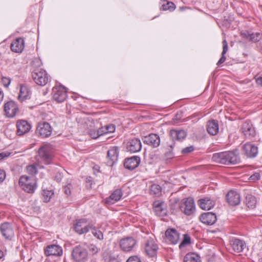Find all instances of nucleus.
I'll list each match as a JSON object with an SVG mask.
<instances>
[{
	"label": "nucleus",
	"instance_id": "59",
	"mask_svg": "<svg viewBox=\"0 0 262 262\" xmlns=\"http://www.w3.org/2000/svg\"><path fill=\"white\" fill-rule=\"evenodd\" d=\"M3 98H4V94H3V91L0 89V102L1 101H2V100H3Z\"/></svg>",
	"mask_w": 262,
	"mask_h": 262
},
{
	"label": "nucleus",
	"instance_id": "47",
	"mask_svg": "<svg viewBox=\"0 0 262 262\" xmlns=\"http://www.w3.org/2000/svg\"><path fill=\"white\" fill-rule=\"evenodd\" d=\"M194 150V147L193 146L191 145L190 146L184 148L182 149L181 152L183 155L188 154Z\"/></svg>",
	"mask_w": 262,
	"mask_h": 262
},
{
	"label": "nucleus",
	"instance_id": "45",
	"mask_svg": "<svg viewBox=\"0 0 262 262\" xmlns=\"http://www.w3.org/2000/svg\"><path fill=\"white\" fill-rule=\"evenodd\" d=\"M27 172L31 175L36 174L37 172L36 167L33 165H30L27 167Z\"/></svg>",
	"mask_w": 262,
	"mask_h": 262
},
{
	"label": "nucleus",
	"instance_id": "31",
	"mask_svg": "<svg viewBox=\"0 0 262 262\" xmlns=\"http://www.w3.org/2000/svg\"><path fill=\"white\" fill-rule=\"evenodd\" d=\"M90 123V128H88L87 130V133L90 137L92 139H95L102 136L103 131L101 130L100 128L98 129H95L94 128V123L92 121Z\"/></svg>",
	"mask_w": 262,
	"mask_h": 262
},
{
	"label": "nucleus",
	"instance_id": "12",
	"mask_svg": "<svg viewBox=\"0 0 262 262\" xmlns=\"http://www.w3.org/2000/svg\"><path fill=\"white\" fill-rule=\"evenodd\" d=\"M244 155L248 158H254L258 154V147L251 143H247L243 146Z\"/></svg>",
	"mask_w": 262,
	"mask_h": 262
},
{
	"label": "nucleus",
	"instance_id": "2",
	"mask_svg": "<svg viewBox=\"0 0 262 262\" xmlns=\"http://www.w3.org/2000/svg\"><path fill=\"white\" fill-rule=\"evenodd\" d=\"M32 77L34 82L41 86L45 85L49 80L46 71L41 69H37L33 71L32 73Z\"/></svg>",
	"mask_w": 262,
	"mask_h": 262
},
{
	"label": "nucleus",
	"instance_id": "11",
	"mask_svg": "<svg viewBox=\"0 0 262 262\" xmlns=\"http://www.w3.org/2000/svg\"><path fill=\"white\" fill-rule=\"evenodd\" d=\"M0 231L2 236L7 239H11L14 235V230L12 225L6 222L2 224L0 226Z\"/></svg>",
	"mask_w": 262,
	"mask_h": 262
},
{
	"label": "nucleus",
	"instance_id": "15",
	"mask_svg": "<svg viewBox=\"0 0 262 262\" xmlns=\"http://www.w3.org/2000/svg\"><path fill=\"white\" fill-rule=\"evenodd\" d=\"M89 231H91L94 236L98 239H102L103 238V233L100 230H97L96 228L95 223L93 222H89L87 225L83 228V234Z\"/></svg>",
	"mask_w": 262,
	"mask_h": 262
},
{
	"label": "nucleus",
	"instance_id": "25",
	"mask_svg": "<svg viewBox=\"0 0 262 262\" xmlns=\"http://www.w3.org/2000/svg\"><path fill=\"white\" fill-rule=\"evenodd\" d=\"M241 35L243 38L254 42L258 41L261 38V35L259 33H253L248 31L242 32Z\"/></svg>",
	"mask_w": 262,
	"mask_h": 262
},
{
	"label": "nucleus",
	"instance_id": "28",
	"mask_svg": "<svg viewBox=\"0 0 262 262\" xmlns=\"http://www.w3.org/2000/svg\"><path fill=\"white\" fill-rule=\"evenodd\" d=\"M186 135L184 130L171 129L170 131V136L173 140L182 141L186 138Z\"/></svg>",
	"mask_w": 262,
	"mask_h": 262
},
{
	"label": "nucleus",
	"instance_id": "54",
	"mask_svg": "<svg viewBox=\"0 0 262 262\" xmlns=\"http://www.w3.org/2000/svg\"><path fill=\"white\" fill-rule=\"evenodd\" d=\"M260 176L259 173H255L253 174L251 177H250V180H253V181H256L260 179Z\"/></svg>",
	"mask_w": 262,
	"mask_h": 262
},
{
	"label": "nucleus",
	"instance_id": "26",
	"mask_svg": "<svg viewBox=\"0 0 262 262\" xmlns=\"http://www.w3.org/2000/svg\"><path fill=\"white\" fill-rule=\"evenodd\" d=\"M24 40L22 38H18L11 44V49L16 53H21L24 49Z\"/></svg>",
	"mask_w": 262,
	"mask_h": 262
},
{
	"label": "nucleus",
	"instance_id": "10",
	"mask_svg": "<svg viewBox=\"0 0 262 262\" xmlns=\"http://www.w3.org/2000/svg\"><path fill=\"white\" fill-rule=\"evenodd\" d=\"M136 245V241L133 237H127L120 240L119 245L121 249L124 252H130Z\"/></svg>",
	"mask_w": 262,
	"mask_h": 262
},
{
	"label": "nucleus",
	"instance_id": "37",
	"mask_svg": "<svg viewBox=\"0 0 262 262\" xmlns=\"http://www.w3.org/2000/svg\"><path fill=\"white\" fill-rule=\"evenodd\" d=\"M175 143L173 141L167 142V151L165 153V156L167 159H172L174 157L172 149L174 146Z\"/></svg>",
	"mask_w": 262,
	"mask_h": 262
},
{
	"label": "nucleus",
	"instance_id": "19",
	"mask_svg": "<svg viewBox=\"0 0 262 262\" xmlns=\"http://www.w3.org/2000/svg\"><path fill=\"white\" fill-rule=\"evenodd\" d=\"M230 245L233 252L239 253L245 247V244L242 240L234 237L230 239Z\"/></svg>",
	"mask_w": 262,
	"mask_h": 262
},
{
	"label": "nucleus",
	"instance_id": "60",
	"mask_svg": "<svg viewBox=\"0 0 262 262\" xmlns=\"http://www.w3.org/2000/svg\"><path fill=\"white\" fill-rule=\"evenodd\" d=\"M3 256V252L0 250V259Z\"/></svg>",
	"mask_w": 262,
	"mask_h": 262
},
{
	"label": "nucleus",
	"instance_id": "42",
	"mask_svg": "<svg viewBox=\"0 0 262 262\" xmlns=\"http://www.w3.org/2000/svg\"><path fill=\"white\" fill-rule=\"evenodd\" d=\"M183 236V239L179 245V248L181 249L185 247L186 245H188L191 243V238L188 235L185 234Z\"/></svg>",
	"mask_w": 262,
	"mask_h": 262
},
{
	"label": "nucleus",
	"instance_id": "20",
	"mask_svg": "<svg viewBox=\"0 0 262 262\" xmlns=\"http://www.w3.org/2000/svg\"><path fill=\"white\" fill-rule=\"evenodd\" d=\"M140 162V158L138 156H133L125 159L124 167L129 170H133L137 167Z\"/></svg>",
	"mask_w": 262,
	"mask_h": 262
},
{
	"label": "nucleus",
	"instance_id": "16",
	"mask_svg": "<svg viewBox=\"0 0 262 262\" xmlns=\"http://www.w3.org/2000/svg\"><path fill=\"white\" fill-rule=\"evenodd\" d=\"M62 253V249L61 247L56 245L48 246L45 249V254L47 256H60Z\"/></svg>",
	"mask_w": 262,
	"mask_h": 262
},
{
	"label": "nucleus",
	"instance_id": "13",
	"mask_svg": "<svg viewBox=\"0 0 262 262\" xmlns=\"http://www.w3.org/2000/svg\"><path fill=\"white\" fill-rule=\"evenodd\" d=\"M165 235L167 242L172 244H177L180 240V234L175 229H167L165 231Z\"/></svg>",
	"mask_w": 262,
	"mask_h": 262
},
{
	"label": "nucleus",
	"instance_id": "9",
	"mask_svg": "<svg viewBox=\"0 0 262 262\" xmlns=\"http://www.w3.org/2000/svg\"><path fill=\"white\" fill-rule=\"evenodd\" d=\"M4 112L7 117L9 118L14 117L18 112V107L16 103L12 100L5 103Z\"/></svg>",
	"mask_w": 262,
	"mask_h": 262
},
{
	"label": "nucleus",
	"instance_id": "30",
	"mask_svg": "<svg viewBox=\"0 0 262 262\" xmlns=\"http://www.w3.org/2000/svg\"><path fill=\"white\" fill-rule=\"evenodd\" d=\"M122 192L120 189H116L111 195L106 198V202L107 203L113 204L118 201L122 196Z\"/></svg>",
	"mask_w": 262,
	"mask_h": 262
},
{
	"label": "nucleus",
	"instance_id": "5",
	"mask_svg": "<svg viewBox=\"0 0 262 262\" xmlns=\"http://www.w3.org/2000/svg\"><path fill=\"white\" fill-rule=\"evenodd\" d=\"M52 132V128L49 123L40 122L38 123L36 133L38 136L44 138L49 137Z\"/></svg>",
	"mask_w": 262,
	"mask_h": 262
},
{
	"label": "nucleus",
	"instance_id": "41",
	"mask_svg": "<svg viewBox=\"0 0 262 262\" xmlns=\"http://www.w3.org/2000/svg\"><path fill=\"white\" fill-rule=\"evenodd\" d=\"M21 187L23 190L29 193H33L35 189L34 182L27 184H25L24 185Z\"/></svg>",
	"mask_w": 262,
	"mask_h": 262
},
{
	"label": "nucleus",
	"instance_id": "53",
	"mask_svg": "<svg viewBox=\"0 0 262 262\" xmlns=\"http://www.w3.org/2000/svg\"><path fill=\"white\" fill-rule=\"evenodd\" d=\"M71 185H69L68 186H65L63 188V190L64 191V193L67 195H69L71 194V188H70Z\"/></svg>",
	"mask_w": 262,
	"mask_h": 262
},
{
	"label": "nucleus",
	"instance_id": "27",
	"mask_svg": "<svg viewBox=\"0 0 262 262\" xmlns=\"http://www.w3.org/2000/svg\"><path fill=\"white\" fill-rule=\"evenodd\" d=\"M207 130L211 135L214 136L216 135L219 132L217 121L213 119L208 121L207 124Z\"/></svg>",
	"mask_w": 262,
	"mask_h": 262
},
{
	"label": "nucleus",
	"instance_id": "36",
	"mask_svg": "<svg viewBox=\"0 0 262 262\" xmlns=\"http://www.w3.org/2000/svg\"><path fill=\"white\" fill-rule=\"evenodd\" d=\"M184 262H201L200 257L193 253L187 254L184 258Z\"/></svg>",
	"mask_w": 262,
	"mask_h": 262
},
{
	"label": "nucleus",
	"instance_id": "23",
	"mask_svg": "<svg viewBox=\"0 0 262 262\" xmlns=\"http://www.w3.org/2000/svg\"><path fill=\"white\" fill-rule=\"evenodd\" d=\"M119 154V149L117 146H113L107 151V157L110 159L107 164L112 166L117 161Z\"/></svg>",
	"mask_w": 262,
	"mask_h": 262
},
{
	"label": "nucleus",
	"instance_id": "63",
	"mask_svg": "<svg viewBox=\"0 0 262 262\" xmlns=\"http://www.w3.org/2000/svg\"><path fill=\"white\" fill-rule=\"evenodd\" d=\"M261 262H262V258H261Z\"/></svg>",
	"mask_w": 262,
	"mask_h": 262
},
{
	"label": "nucleus",
	"instance_id": "56",
	"mask_svg": "<svg viewBox=\"0 0 262 262\" xmlns=\"http://www.w3.org/2000/svg\"><path fill=\"white\" fill-rule=\"evenodd\" d=\"M6 178V173L3 170L0 169V183L2 182Z\"/></svg>",
	"mask_w": 262,
	"mask_h": 262
},
{
	"label": "nucleus",
	"instance_id": "22",
	"mask_svg": "<svg viewBox=\"0 0 262 262\" xmlns=\"http://www.w3.org/2000/svg\"><path fill=\"white\" fill-rule=\"evenodd\" d=\"M200 220L204 224L211 225L216 221V216L212 212L204 213L200 216Z\"/></svg>",
	"mask_w": 262,
	"mask_h": 262
},
{
	"label": "nucleus",
	"instance_id": "21",
	"mask_svg": "<svg viewBox=\"0 0 262 262\" xmlns=\"http://www.w3.org/2000/svg\"><path fill=\"white\" fill-rule=\"evenodd\" d=\"M142 147L140 140L137 138H134L130 140L127 143V149L130 152H136L139 151Z\"/></svg>",
	"mask_w": 262,
	"mask_h": 262
},
{
	"label": "nucleus",
	"instance_id": "49",
	"mask_svg": "<svg viewBox=\"0 0 262 262\" xmlns=\"http://www.w3.org/2000/svg\"><path fill=\"white\" fill-rule=\"evenodd\" d=\"M126 262H141V260L137 256H132L127 259Z\"/></svg>",
	"mask_w": 262,
	"mask_h": 262
},
{
	"label": "nucleus",
	"instance_id": "38",
	"mask_svg": "<svg viewBox=\"0 0 262 262\" xmlns=\"http://www.w3.org/2000/svg\"><path fill=\"white\" fill-rule=\"evenodd\" d=\"M175 8L176 6L173 3L164 0L161 9L164 11L169 10L170 11H172L175 9Z\"/></svg>",
	"mask_w": 262,
	"mask_h": 262
},
{
	"label": "nucleus",
	"instance_id": "33",
	"mask_svg": "<svg viewBox=\"0 0 262 262\" xmlns=\"http://www.w3.org/2000/svg\"><path fill=\"white\" fill-rule=\"evenodd\" d=\"M149 193L154 197L160 196L162 194L161 186L156 184H152L150 187Z\"/></svg>",
	"mask_w": 262,
	"mask_h": 262
},
{
	"label": "nucleus",
	"instance_id": "3",
	"mask_svg": "<svg viewBox=\"0 0 262 262\" xmlns=\"http://www.w3.org/2000/svg\"><path fill=\"white\" fill-rule=\"evenodd\" d=\"M38 157L46 164H50L53 158L51 147L48 144L41 146L38 151Z\"/></svg>",
	"mask_w": 262,
	"mask_h": 262
},
{
	"label": "nucleus",
	"instance_id": "48",
	"mask_svg": "<svg viewBox=\"0 0 262 262\" xmlns=\"http://www.w3.org/2000/svg\"><path fill=\"white\" fill-rule=\"evenodd\" d=\"M93 180L91 177H87L86 179V186L85 187L87 190H90L92 188Z\"/></svg>",
	"mask_w": 262,
	"mask_h": 262
},
{
	"label": "nucleus",
	"instance_id": "46",
	"mask_svg": "<svg viewBox=\"0 0 262 262\" xmlns=\"http://www.w3.org/2000/svg\"><path fill=\"white\" fill-rule=\"evenodd\" d=\"M89 252L92 254H95L98 253L99 249L94 245L90 244L88 246Z\"/></svg>",
	"mask_w": 262,
	"mask_h": 262
},
{
	"label": "nucleus",
	"instance_id": "52",
	"mask_svg": "<svg viewBox=\"0 0 262 262\" xmlns=\"http://www.w3.org/2000/svg\"><path fill=\"white\" fill-rule=\"evenodd\" d=\"M256 83L262 86V75H256L254 77Z\"/></svg>",
	"mask_w": 262,
	"mask_h": 262
},
{
	"label": "nucleus",
	"instance_id": "6",
	"mask_svg": "<svg viewBox=\"0 0 262 262\" xmlns=\"http://www.w3.org/2000/svg\"><path fill=\"white\" fill-rule=\"evenodd\" d=\"M241 132L248 139H252L256 135V132L250 121H245L242 125Z\"/></svg>",
	"mask_w": 262,
	"mask_h": 262
},
{
	"label": "nucleus",
	"instance_id": "7",
	"mask_svg": "<svg viewBox=\"0 0 262 262\" xmlns=\"http://www.w3.org/2000/svg\"><path fill=\"white\" fill-rule=\"evenodd\" d=\"M53 99L57 102L61 103L64 101L67 97V92L62 86H55L52 89Z\"/></svg>",
	"mask_w": 262,
	"mask_h": 262
},
{
	"label": "nucleus",
	"instance_id": "40",
	"mask_svg": "<svg viewBox=\"0 0 262 262\" xmlns=\"http://www.w3.org/2000/svg\"><path fill=\"white\" fill-rule=\"evenodd\" d=\"M115 126L113 124H108L106 125L103 127H100V129L102 131H103L102 135L107 134L113 133L115 130Z\"/></svg>",
	"mask_w": 262,
	"mask_h": 262
},
{
	"label": "nucleus",
	"instance_id": "62",
	"mask_svg": "<svg viewBox=\"0 0 262 262\" xmlns=\"http://www.w3.org/2000/svg\"><path fill=\"white\" fill-rule=\"evenodd\" d=\"M84 253H85L86 254H87V252H84V251L83 250V252H82L83 256L84 255Z\"/></svg>",
	"mask_w": 262,
	"mask_h": 262
},
{
	"label": "nucleus",
	"instance_id": "4",
	"mask_svg": "<svg viewBox=\"0 0 262 262\" xmlns=\"http://www.w3.org/2000/svg\"><path fill=\"white\" fill-rule=\"evenodd\" d=\"M180 208L186 215L192 214L195 209L193 200L190 198L183 199L181 203Z\"/></svg>",
	"mask_w": 262,
	"mask_h": 262
},
{
	"label": "nucleus",
	"instance_id": "44",
	"mask_svg": "<svg viewBox=\"0 0 262 262\" xmlns=\"http://www.w3.org/2000/svg\"><path fill=\"white\" fill-rule=\"evenodd\" d=\"M74 229L79 234H82V221L81 220L76 221L74 224Z\"/></svg>",
	"mask_w": 262,
	"mask_h": 262
},
{
	"label": "nucleus",
	"instance_id": "1",
	"mask_svg": "<svg viewBox=\"0 0 262 262\" xmlns=\"http://www.w3.org/2000/svg\"><path fill=\"white\" fill-rule=\"evenodd\" d=\"M212 160L217 164L234 165L240 162L238 150L237 149L215 153Z\"/></svg>",
	"mask_w": 262,
	"mask_h": 262
},
{
	"label": "nucleus",
	"instance_id": "61",
	"mask_svg": "<svg viewBox=\"0 0 262 262\" xmlns=\"http://www.w3.org/2000/svg\"><path fill=\"white\" fill-rule=\"evenodd\" d=\"M82 222H83V223H87V221L84 219H83Z\"/></svg>",
	"mask_w": 262,
	"mask_h": 262
},
{
	"label": "nucleus",
	"instance_id": "8",
	"mask_svg": "<svg viewBox=\"0 0 262 262\" xmlns=\"http://www.w3.org/2000/svg\"><path fill=\"white\" fill-rule=\"evenodd\" d=\"M158 249V245L154 239L150 238L146 240L145 243V251L149 257H155Z\"/></svg>",
	"mask_w": 262,
	"mask_h": 262
},
{
	"label": "nucleus",
	"instance_id": "50",
	"mask_svg": "<svg viewBox=\"0 0 262 262\" xmlns=\"http://www.w3.org/2000/svg\"><path fill=\"white\" fill-rule=\"evenodd\" d=\"M223 43V51L222 54H225L228 49V43L226 40H224L222 42Z\"/></svg>",
	"mask_w": 262,
	"mask_h": 262
},
{
	"label": "nucleus",
	"instance_id": "58",
	"mask_svg": "<svg viewBox=\"0 0 262 262\" xmlns=\"http://www.w3.org/2000/svg\"><path fill=\"white\" fill-rule=\"evenodd\" d=\"M10 155V153L2 152L0 154V160L4 159L5 157H8Z\"/></svg>",
	"mask_w": 262,
	"mask_h": 262
},
{
	"label": "nucleus",
	"instance_id": "43",
	"mask_svg": "<svg viewBox=\"0 0 262 262\" xmlns=\"http://www.w3.org/2000/svg\"><path fill=\"white\" fill-rule=\"evenodd\" d=\"M32 182H34L33 180L25 176H21L19 180V183L20 186L24 185L25 184H27L28 183H30Z\"/></svg>",
	"mask_w": 262,
	"mask_h": 262
},
{
	"label": "nucleus",
	"instance_id": "39",
	"mask_svg": "<svg viewBox=\"0 0 262 262\" xmlns=\"http://www.w3.org/2000/svg\"><path fill=\"white\" fill-rule=\"evenodd\" d=\"M54 192L52 190H43L42 195L43 202L46 203L49 202Z\"/></svg>",
	"mask_w": 262,
	"mask_h": 262
},
{
	"label": "nucleus",
	"instance_id": "57",
	"mask_svg": "<svg viewBox=\"0 0 262 262\" xmlns=\"http://www.w3.org/2000/svg\"><path fill=\"white\" fill-rule=\"evenodd\" d=\"M108 262H120L117 258L115 256H110L109 257Z\"/></svg>",
	"mask_w": 262,
	"mask_h": 262
},
{
	"label": "nucleus",
	"instance_id": "35",
	"mask_svg": "<svg viewBox=\"0 0 262 262\" xmlns=\"http://www.w3.org/2000/svg\"><path fill=\"white\" fill-rule=\"evenodd\" d=\"M245 204L249 208H254L256 204V200L254 196L247 194L245 199Z\"/></svg>",
	"mask_w": 262,
	"mask_h": 262
},
{
	"label": "nucleus",
	"instance_id": "24",
	"mask_svg": "<svg viewBox=\"0 0 262 262\" xmlns=\"http://www.w3.org/2000/svg\"><path fill=\"white\" fill-rule=\"evenodd\" d=\"M17 134L22 136L28 133L31 129V125L25 120H19L16 124Z\"/></svg>",
	"mask_w": 262,
	"mask_h": 262
},
{
	"label": "nucleus",
	"instance_id": "14",
	"mask_svg": "<svg viewBox=\"0 0 262 262\" xmlns=\"http://www.w3.org/2000/svg\"><path fill=\"white\" fill-rule=\"evenodd\" d=\"M226 200L230 205L236 206L241 202V196L236 191L230 190L226 194Z\"/></svg>",
	"mask_w": 262,
	"mask_h": 262
},
{
	"label": "nucleus",
	"instance_id": "32",
	"mask_svg": "<svg viewBox=\"0 0 262 262\" xmlns=\"http://www.w3.org/2000/svg\"><path fill=\"white\" fill-rule=\"evenodd\" d=\"M72 256L76 262H81L82 261V247L80 245H78L73 249Z\"/></svg>",
	"mask_w": 262,
	"mask_h": 262
},
{
	"label": "nucleus",
	"instance_id": "34",
	"mask_svg": "<svg viewBox=\"0 0 262 262\" xmlns=\"http://www.w3.org/2000/svg\"><path fill=\"white\" fill-rule=\"evenodd\" d=\"M30 95V91L28 88L25 86H20L19 94L18 96V99L23 101L28 98Z\"/></svg>",
	"mask_w": 262,
	"mask_h": 262
},
{
	"label": "nucleus",
	"instance_id": "51",
	"mask_svg": "<svg viewBox=\"0 0 262 262\" xmlns=\"http://www.w3.org/2000/svg\"><path fill=\"white\" fill-rule=\"evenodd\" d=\"M2 81L3 85L5 87H8L11 82L10 78L7 77H3Z\"/></svg>",
	"mask_w": 262,
	"mask_h": 262
},
{
	"label": "nucleus",
	"instance_id": "17",
	"mask_svg": "<svg viewBox=\"0 0 262 262\" xmlns=\"http://www.w3.org/2000/svg\"><path fill=\"white\" fill-rule=\"evenodd\" d=\"M143 143L153 147H157L160 145L159 136L155 134H150L143 138Z\"/></svg>",
	"mask_w": 262,
	"mask_h": 262
},
{
	"label": "nucleus",
	"instance_id": "55",
	"mask_svg": "<svg viewBox=\"0 0 262 262\" xmlns=\"http://www.w3.org/2000/svg\"><path fill=\"white\" fill-rule=\"evenodd\" d=\"M225 55V54H222L221 57L220 58V59L218 61V62H217V66H220L221 64L223 63L225 61V60L226 59V57Z\"/></svg>",
	"mask_w": 262,
	"mask_h": 262
},
{
	"label": "nucleus",
	"instance_id": "18",
	"mask_svg": "<svg viewBox=\"0 0 262 262\" xmlns=\"http://www.w3.org/2000/svg\"><path fill=\"white\" fill-rule=\"evenodd\" d=\"M152 205L156 215L160 216H164L166 215L167 211L164 202L160 200L155 201Z\"/></svg>",
	"mask_w": 262,
	"mask_h": 262
},
{
	"label": "nucleus",
	"instance_id": "29",
	"mask_svg": "<svg viewBox=\"0 0 262 262\" xmlns=\"http://www.w3.org/2000/svg\"><path fill=\"white\" fill-rule=\"evenodd\" d=\"M199 205L203 210H210L215 205V202L208 198L201 199L199 201Z\"/></svg>",
	"mask_w": 262,
	"mask_h": 262
}]
</instances>
